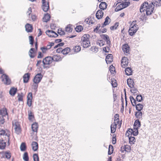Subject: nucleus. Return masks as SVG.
Wrapping results in <instances>:
<instances>
[{"instance_id":"1","label":"nucleus","mask_w":161,"mask_h":161,"mask_svg":"<svg viewBox=\"0 0 161 161\" xmlns=\"http://www.w3.org/2000/svg\"><path fill=\"white\" fill-rule=\"evenodd\" d=\"M149 4L147 2H145L142 4L140 8L141 13L145 11L147 15L152 14L154 9V7H160L161 6V0H152L151 2L148 0Z\"/></svg>"},{"instance_id":"2","label":"nucleus","mask_w":161,"mask_h":161,"mask_svg":"<svg viewBox=\"0 0 161 161\" xmlns=\"http://www.w3.org/2000/svg\"><path fill=\"white\" fill-rule=\"evenodd\" d=\"M136 22V20L133 21L130 25L128 32L129 35L131 36L134 35L138 29V25L135 23Z\"/></svg>"},{"instance_id":"3","label":"nucleus","mask_w":161,"mask_h":161,"mask_svg":"<svg viewBox=\"0 0 161 161\" xmlns=\"http://www.w3.org/2000/svg\"><path fill=\"white\" fill-rule=\"evenodd\" d=\"M53 61V58L52 57L47 56L44 58L42 61V63L44 65L43 68L46 67L45 66L46 65H49Z\"/></svg>"},{"instance_id":"4","label":"nucleus","mask_w":161,"mask_h":161,"mask_svg":"<svg viewBox=\"0 0 161 161\" xmlns=\"http://www.w3.org/2000/svg\"><path fill=\"white\" fill-rule=\"evenodd\" d=\"M13 125L14 127L15 133L18 135L21 132V129L19 123L18 122H15L14 123H13Z\"/></svg>"},{"instance_id":"5","label":"nucleus","mask_w":161,"mask_h":161,"mask_svg":"<svg viewBox=\"0 0 161 161\" xmlns=\"http://www.w3.org/2000/svg\"><path fill=\"white\" fill-rule=\"evenodd\" d=\"M1 78L2 80L4 82V84L6 85H9L11 83V80L9 79L8 75L5 74H3L2 75Z\"/></svg>"},{"instance_id":"6","label":"nucleus","mask_w":161,"mask_h":161,"mask_svg":"<svg viewBox=\"0 0 161 161\" xmlns=\"http://www.w3.org/2000/svg\"><path fill=\"white\" fill-rule=\"evenodd\" d=\"M42 77L43 76L41 73H38L36 75L33 79V82L34 83L38 84L39 83Z\"/></svg>"},{"instance_id":"7","label":"nucleus","mask_w":161,"mask_h":161,"mask_svg":"<svg viewBox=\"0 0 161 161\" xmlns=\"http://www.w3.org/2000/svg\"><path fill=\"white\" fill-rule=\"evenodd\" d=\"M46 35L50 37H56L58 35L53 31L47 30L46 31Z\"/></svg>"},{"instance_id":"8","label":"nucleus","mask_w":161,"mask_h":161,"mask_svg":"<svg viewBox=\"0 0 161 161\" xmlns=\"http://www.w3.org/2000/svg\"><path fill=\"white\" fill-rule=\"evenodd\" d=\"M101 37L104 40L107 44L110 47L111 45V41L108 36L106 34H102L100 35Z\"/></svg>"},{"instance_id":"9","label":"nucleus","mask_w":161,"mask_h":161,"mask_svg":"<svg viewBox=\"0 0 161 161\" xmlns=\"http://www.w3.org/2000/svg\"><path fill=\"white\" fill-rule=\"evenodd\" d=\"M32 94L31 92H29L27 96V104L29 107H31L32 104Z\"/></svg>"},{"instance_id":"10","label":"nucleus","mask_w":161,"mask_h":161,"mask_svg":"<svg viewBox=\"0 0 161 161\" xmlns=\"http://www.w3.org/2000/svg\"><path fill=\"white\" fill-rule=\"evenodd\" d=\"M42 2V9L44 12H47L49 8V2H44L43 3Z\"/></svg>"},{"instance_id":"11","label":"nucleus","mask_w":161,"mask_h":161,"mask_svg":"<svg viewBox=\"0 0 161 161\" xmlns=\"http://www.w3.org/2000/svg\"><path fill=\"white\" fill-rule=\"evenodd\" d=\"M113 56L112 54H108L106 57L105 60L107 64H110L113 60Z\"/></svg>"},{"instance_id":"12","label":"nucleus","mask_w":161,"mask_h":161,"mask_svg":"<svg viewBox=\"0 0 161 161\" xmlns=\"http://www.w3.org/2000/svg\"><path fill=\"white\" fill-rule=\"evenodd\" d=\"M127 82L128 85L130 88H132L134 86L135 83L133 79L129 78L127 79Z\"/></svg>"},{"instance_id":"13","label":"nucleus","mask_w":161,"mask_h":161,"mask_svg":"<svg viewBox=\"0 0 161 161\" xmlns=\"http://www.w3.org/2000/svg\"><path fill=\"white\" fill-rule=\"evenodd\" d=\"M122 49L124 53H129L130 47L127 44H125L123 45Z\"/></svg>"},{"instance_id":"14","label":"nucleus","mask_w":161,"mask_h":161,"mask_svg":"<svg viewBox=\"0 0 161 161\" xmlns=\"http://www.w3.org/2000/svg\"><path fill=\"white\" fill-rule=\"evenodd\" d=\"M103 12L102 10H98L96 14V17L98 19H101L103 16Z\"/></svg>"},{"instance_id":"15","label":"nucleus","mask_w":161,"mask_h":161,"mask_svg":"<svg viewBox=\"0 0 161 161\" xmlns=\"http://www.w3.org/2000/svg\"><path fill=\"white\" fill-rule=\"evenodd\" d=\"M111 21V19L108 16H107L105 19V21L103 24L102 25V28H103L105 26L108 25Z\"/></svg>"},{"instance_id":"16","label":"nucleus","mask_w":161,"mask_h":161,"mask_svg":"<svg viewBox=\"0 0 161 161\" xmlns=\"http://www.w3.org/2000/svg\"><path fill=\"white\" fill-rule=\"evenodd\" d=\"M90 37V36L89 34H84L81 37V41H86L89 42Z\"/></svg>"},{"instance_id":"17","label":"nucleus","mask_w":161,"mask_h":161,"mask_svg":"<svg viewBox=\"0 0 161 161\" xmlns=\"http://www.w3.org/2000/svg\"><path fill=\"white\" fill-rule=\"evenodd\" d=\"M30 74L27 73L25 74L23 76V82L25 83H27L28 82L30 77Z\"/></svg>"},{"instance_id":"18","label":"nucleus","mask_w":161,"mask_h":161,"mask_svg":"<svg viewBox=\"0 0 161 161\" xmlns=\"http://www.w3.org/2000/svg\"><path fill=\"white\" fill-rule=\"evenodd\" d=\"M31 146L32 150L34 151H36L37 150L38 148V145L36 142H33L31 144Z\"/></svg>"},{"instance_id":"19","label":"nucleus","mask_w":161,"mask_h":161,"mask_svg":"<svg viewBox=\"0 0 161 161\" xmlns=\"http://www.w3.org/2000/svg\"><path fill=\"white\" fill-rule=\"evenodd\" d=\"M26 31L28 32H31L32 31L33 28L31 25L27 24L25 25Z\"/></svg>"},{"instance_id":"20","label":"nucleus","mask_w":161,"mask_h":161,"mask_svg":"<svg viewBox=\"0 0 161 161\" xmlns=\"http://www.w3.org/2000/svg\"><path fill=\"white\" fill-rule=\"evenodd\" d=\"M52 57L53 58V61L56 62H58L62 60V58L60 56L58 55H54Z\"/></svg>"},{"instance_id":"21","label":"nucleus","mask_w":161,"mask_h":161,"mask_svg":"<svg viewBox=\"0 0 161 161\" xmlns=\"http://www.w3.org/2000/svg\"><path fill=\"white\" fill-rule=\"evenodd\" d=\"M38 128V125L37 123H33L31 125V129L33 131L37 132Z\"/></svg>"},{"instance_id":"22","label":"nucleus","mask_w":161,"mask_h":161,"mask_svg":"<svg viewBox=\"0 0 161 161\" xmlns=\"http://www.w3.org/2000/svg\"><path fill=\"white\" fill-rule=\"evenodd\" d=\"M4 135H5V136H7L8 137V143L9 144V134H8L7 133H5V130L0 129V136Z\"/></svg>"},{"instance_id":"23","label":"nucleus","mask_w":161,"mask_h":161,"mask_svg":"<svg viewBox=\"0 0 161 161\" xmlns=\"http://www.w3.org/2000/svg\"><path fill=\"white\" fill-rule=\"evenodd\" d=\"M35 49L33 48H31L30 49L29 52V54L30 57L31 58H33L35 57L36 56V54L34 53Z\"/></svg>"},{"instance_id":"24","label":"nucleus","mask_w":161,"mask_h":161,"mask_svg":"<svg viewBox=\"0 0 161 161\" xmlns=\"http://www.w3.org/2000/svg\"><path fill=\"white\" fill-rule=\"evenodd\" d=\"M114 124H112L110 126L111 132L112 133H114L115 132L117 125V123L116 124L115 122H114Z\"/></svg>"},{"instance_id":"25","label":"nucleus","mask_w":161,"mask_h":161,"mask_svg":"<svg viewBox=\"0 0 161 161\" xmlns=\"http://www.w3.org/2000/svg\"><path fill=\"white\" fill-rule=\"evenodd\" d=\"M17 91V88H15L14 87H13L10 89L9 93L11 95L14 96L16 93Z\"/></svg>"},{"instance_id":"26","label":"nucleus","mask_w":161,"mask_h":161,"mask_svg":"<svg viewBox=\"0 0 161 161\" xmlns=\"http://www.w3.org/2000/svg\"><path fill=\"white\" fill-rule=\"evenodd\" d=\"M142 112L141 111H137L135 113V115L138 119H139L142 118Z\"/></svg>"},{"instance_id":"27","label":"nucleus","mask_w":161,"mask_h":161,"mask_svg":"<svg viewBox=\"0 0 161 161\" xmlns=\"http://www.w3.org/2000/svg\"><path fill=\"white\" fill-rule=\"evenodd\" d=\"M107 6V5L106 3L102 2L100 3L99 7L101 9L104 10L106 8Z\"/></svg>"},{"instance_id":"28","label":"nucleus","mask_w":161,"mask_h":161,"mask_svg":"<svg viewBox=\"0 0 161 161\" xmlns=\"http://www.w3.org/2000/svg\"><path fill=\"white\" fill-rule=\"evenodd\" d=\"M6 146V142L4 140H0V149H3Z\"/></svg>"},{"instance_id":"29","label":"nucleus","mask_w":161,"mask_h":161,"mask_svg":"<svg viewBox=\"0 0 161 161\" xmlns=\"http://www.w3.org/2000/svg\"><path fill=\"white\" fill-rule=\"evenodd\" d=\"M135 106H136V109L140 111L142 109L143 107V106L142 104L141 103L137 104L136 102V105Z\"/></svg>"},{"instance_id":"30","label":"nucleus","mask_w":161,"mask_h":161,"mask_svg":"<svg viewBox=\"0 0 161 161\" xmlns=\"http://www.w3.org/2000/svg\"><path fill=\"white\" fill-rule=\"evenodd\" d=\"M8 114L7 109L6 108H3L0 110V115L3 116Z\"/></svg>"},{"instance_id":"31","label":"nucleus","mask_w":161,"mask_h":161,"mask_svg":"<svg viewBox=\"0 0 161 161\" xmlns=\"http://www.w3.org/2000/svg\"><path fill=\"white\" fill-rule=\"evenodd\" d=\"M81 45L84 48H87L91 45L90 42H89L86 41H81Z\"/></svg>"},{"instance_id":"32","label":"nucleus","mask_w":161,"mask_h":161,"mask_svg":"<svg viewBox=\"0 0 161 161\" xmlns=\"http://www.w3.org/2000/svg\"><path fill=\"white\" fill-rule=\"evenodd\" d=\"M50 18V16L48 14H47L45 15L44 17L42 18V20L44 22H47L49 20Z\"/></svg>"},{"instance_id":"33","label":"nucleus","mask_w":161,"mask_h":161,"mask_svg":"<svg viewBox=\"0 0 161 161\" xmlns=\"http://www.w3.org/2000/svg\"><path fill=\"white\" fill-rule=\"evenodd\" d=\"M70 49L69 47L62 49L61 53L64 55H67L70 52Z\"/></svg>"},{"instance_id":"34","label":"nucleus","mask_w":161,"mask_h":161,"mask_svg":"<svg viewBox=\"0 0 161 161\" xmlns=\"http://www.w3.org/2000/svg\"><path fill=\"white\" fill-rule=\"evenodd\" d=\"M125 72L126 75H130L132 74V69L130 67H127L125 69Z\"/></svg>"},{"instance_id":"35","label":"nucleus","mask_w":161,"mask_h":161,"mask_svg":"<svg viewBox=\"0 0 161 161\" xmlns=\"http://www.w3.org/2000/svg\"><path fill=\"white\" fill-rule=\"evenodd\" d=\"M28 119L30 121H32V119H34V116L31 111H28Z\"/></svg>"},{"instance_id":"36","label":"nucleus","mask_w":161,"mask_h":161,"mask_svg":"<svg viewBox=\"0 0 161 161\" xmlns=\"http://www.w3.org/2000/svg\"><path fill=\"white\" fill-rule=\"evenodd\" d=\"M128 136L129 137V142L130 144H134L136 142V139L134 137L130 136L129 135H128Z\"/></svg>"},{"instance_id":"37","label":"nucleus","mask_w":161,"mask_h":161,"mask_svg":"<svg viewBox=\"0 0 161 161\" xmlns=\"http://www.w3.org/2000/svg\"><path fill=\"white\" fill-rule=\"evenodd\" d=\"M121 64L125 63V64H128L129 63V60L128 58L125 57H124L122 58L121 60Z\"/></svg>"},{"instance_id":"38","label":"nucleus","mask_w":161,"mask_h":161,"mask_svg":"<svg viewBox=\"0 0 161 161\" xmlns=\"http://www.w3.org/2000/svg\"><path fill=\"white\" fill-rule=\"evenodd\" d=\"M141 125V122L139 121V119L136 120L134 124V127H140Z\"/></svg>"},{"instance_id":"39","label":"nucleus","mask_w":161,"mask_h":161,"mask_svg":"<svg viewBox=\"0 0 161 161\" xmlns=\"http://www.w3.org/2000/svg\"><path fill=\"white\" fill-rule=\"evenodd\" d=\"M26 148V144L25 142H22L20 146V149L21 151H25Z\"/></svg>"},{"instance_id":"40","label":"nucleus","mask_w":161,"mask_h":161,"mask_svg":"<svg viewBox=\"0 0 161 161\" xmlns=\"http://www.w3.org/2000/svg\"><path fill=\"white\" fill-rule=\"evenodd\" d=\"M123 149H124L125 151L127 152H129L131 150V147L129 145H125L123 147Z\"/></svg>"},{"instance_id":"41","label":"nucleus","mask_w":161,"mask_h":161,"mask_svg":"<svg viewBox=\"0 0 161 161\" xmlns=\"http://www.w3.org/2000/svg\"><path fill=\"white\" fill-rule=\"evenodd\" d=\"M130 99L133 106H135L136 105V100L132 96L130 97Z\"/></svg>"},{"instance_id":"42","label":"nucleus","mask_w":161,"mask_h":161,"mask_svg":"<svg viewBox=\"0 0 161 161\" xmlns=\"http://www.w3.org/2000/svg\"><path fill=\"white\" fill-rule=\"evenodd\" d=\"M23 159L25 161H29V158L27 152H25L24 153L23 156Z\"/></svg>"},{"instance_id":"43","label":"nucleus","mask_w":161,"mask_h":161,"mask_svg":"<svg viewBox=\"0 0 161 161\" xmlns=\"http://www.w3.org/2000/svg\"><path fill=\"white\" fill-rule=\"evenodd\" d=\"M123 6H122V3L118 5L115 9V11L116 12L119 11L124 8Z\"/></svg>"},{"instance_id":"44","label":"nucleus","mask_w":161,"mask_h":161,"mask_svg":"<svg viewBox=\"0 0 161 161\" xmlns=\"http://www.w3.org/2000/svg\"><path fill=\"white\" fill-rule=\"evenodd\" d=\"M119 23L118 22H116L114 25L110 27V29L111 30H116L117 27L119 26Z\"/></svg>"},{"instance_id":"45","label":"nucleus","mask_w":161,"mask_h":161,"mask_svg":"<svg viewBox=\"0 0 161 161\" xmlns=\"http://www.w3.org/2000/svg\"><path fill=\"white\" fill-rule=\"evenodd\" d=\"M83 27L80 25L77 26L75 28V30L77 32H80L81 31L83 30Z\"/></svg>"},{"instance_id":"46","label":"nucleus","mask_w":161,"mask_h":161,"mask_svg":"<svg viewBox=\"0 0 161 161\" xmlns=\"http://www.w3.org/2000/svg\"><path fill=\"white\" fill-rule=\"evenodd\" d=\"M73 50L75 53H77L80 51L81 50V47L80 46H75L73 47Z\"/></svg>"},{"instance_id":"47","label":"nucleus","mask_w":161,"mask_h":161,"mask_svg":"<svg viewBox=\"0 0 161 161\" xmlns=\"http://www.w3.org/2000/svg\"><path fill=\"white\" fill-rule=\"evenodd\" d=\"M29 39L30 41V44L31 45V47H33L34 42V38L32 36H29Z\"/></svg>"},{"instance_id":"48","label":"nucleus","mask_w":161,"mask_h":161,"mask_svg":"<svg viewBox=\"0 0 161 161\" xmlns=\"http://www.w3.org/2000/svg\"><path fill=\"white\" fill-rule=\"evenodd\" d=\"M23 93L21 92L20 94L18 93L17 97H18V100L19 101H23Z\"/></svg>"},{"instance_id":"49","label":"nucleus","mask_w":161,"mask_h":161,"mask_svg":"<svg viewBox=\"0 0 161 161\" xmlns=\"http://www.w3.org/2000/svg\"><path fill=\"white\" fill-rule=\"evenodd\" d=\"M54 43L53 42H49L48 44L46 47L47 48L48 50L50 49L52 47L54 46Z\"/></svg>"},{"instance_id":"50","label":"nucleus","mask_w":161,"mask_h":161,"mask_svg":"<svg viewBox=\"0 0 161 161\" xmlns=\"http://www.w3.org/2000/svg\"><path fill=\"white\" fill-rule=\"evenodd\" d=\"M33 158L34 161H39V158L37 154L35 153L33 154Z\"/></svg>"},{"instance_id":"51","label":"nucleus","mask_w":161,"mask_h":161,"mask_svg":"<svg viewBox=\"0 0 161 161\" xmlns=\"http://www.w3.org/2000/svg\"><path fill=\"white\" fill-rule=\"evenodd\" d=\"M73 28H72L71 27L70 25H68L65 28L66 31L67 32H71Z\"/></svg>"},{"instance_id":"52","label":"nucleus","mask_w":161,"mask_h":161,"mask_svg":"<svg viewBox=\"0 0 161 161\" xmlns=\"http://www.w3.org/2000/svg\"><path fill=\"white\" fill-rule=\"evenodd\" d=\"M136 100L139 102H141L143 100L142 97L141 95H138L137 96Z\"/></svg>"},{"instance_id":"53","label":"nucleus","mask_w":161,"mask_h":161,"mask_svg":"<svg viewBox=\"0 0 161 161\" xmlns=\"http://www.w3.org/2000/svg\"><path fill=\"white\" fill-rule=\"evenodd\" d=\"M122 6H123L124 8H126L127 7L129 6L130 3L129 2H123L122 3Z\"/></svg>"},{"instance_id":"54","label":"nucleus","mask_w":161,"mask_h":161,"mask_svg":"<svg viewBox=\"0 0 161 161\" xmlns=\"http://www.w3.org/2000/svg\"><path fill=\"white\" fill-rule=\"evenodd\" d=\"M119 115L118 114H116L114 116V118L115 119H114V121H116V122L117 123V124L119 123Z\"/></svg>"},{"instance_id":"55","label":"nucleus","mask_w":161,"mask_h":161,"mask_svg":"<svg viewBox=\"0 0 161 161\" xmlns=\"http://www.w3.org/2000/svg\"><path fill=\"white\" fill-rule=\"evenodd\" d=\"M5 157L7 159H9L11 157V154L10 153L6 152L5 153Z\"/></svg>"},{"instance_id":"56","label":"nucleus","mask_w":161,"mask_h":161,"mask_svg":"<svg viewBox=\"0 0 161 161\" xmlns=\"http://www.w3.org/2000/svg\"><path fill=\"white\" fill-rule=\"evenodd\" d=\"M109 70L111 73H114L115 71V67L113 65H111L109 67Z\"/></svg>"},{"instance_id":"57","label":"nucleus","mask_w":161,"mask_h":161,"mask_svg":"<svg viewBox=\"0 0 161 161\" xmlns=\"http://www.w3.org/2000/svg\"><path fill=\"white\" fill-rule=\"evenodd\" d=\"M132 89L130 90V91L133 93L135 94L136 93V92H137V89L136 88L134 87V86L132 87Z\"/></svg>"},{"instance_id":"58","label":"nucleus","mask_w":161,"mask_h":161,"mask_svg":"<svg viewBox=\"0 0 161 161\" xmlns=\"http://www.w3.org/2000/svg\"><path fill=\"white\" fill-rule=\"evenodd\" d=\"M4 119L2 116L0 115V125L3 124L5 121Z\"/></svg>"},{"instance_id":"59","label":"nucleus","mask_w":161,"mask_h":161,"mask_svg":"<svg viewBox=\"0 0 161 161\" xmlns=\"http://www.w3.org/2000/svg\"><path fill=\"white\" fill-rule=\"evenodd\" d=\"M58 34L60 35H64L65 34V33L64 31H63L62 29H61L60 30H58Z\"/></svg>"},{"instance_id":"60","label":"nucleus","mask_w":161,"mask_h":161,"mask_svg":"<svg viewBox=\"0 0 161 161\" xmlns=\"http://www.w3.org/2000/svg\"><path fill=\"white\" fill-rule=\"evenodd\" d=\"M33 89L35 91H36L37 90V89L38 86V84H34L32 85Z\"/></svg>"},{"instance_id":"61","label":"nucleus","mask_w":161,"mask_h":161,"mask_svg":"<svg viewBox=\"0 0 161 161\" xmlns=\"http://www.w3.org/2000/svg\"><path fill=\"white\" fill-rule=\"evenodd\" d=\"M107 30L105 28H104L102 30H100L98 31V32L99 34L102 33H105L107 32Z\"/></svg>"},{"instance_id":"62","label":"nucleus","mask_w":161,"mask_h":161,"mask_svg":"<svg viewBox=\"0 0 161 161\" xmlns=\"http://www.w3.org/2000/svg\"><path fill=\"white\" fill-rule=\"evenodd\" d=\"M112 143L113 144H115L116 143V136L114 135H113L112 138Z\"/></svg>"},{"instance_id":"63","label":"nucleus","mask_w":161,"mask_h":161,"mask_svg":"<svg viewBox=\"0 0 161 161\" xmlns=\"http://www.w3.org/2000/svg\"><path fill=\"white\" fill-rule=\"evenodd\" d=\"M101 25L100 24H98L96 26V28L94 29L93 31L96 33L97 32V31L98 30L99 28L100 27Z\"/></svg>"},{"instance_id":"64","label":"nucleus","mask_w":161,"mask_h":161,"mask_svg":"<svg viewBox=\"0 0 161 161\" xmlns=\"http://www.w3.org/2000/svg\"><path fill=\"white\" fill-rule=\"evenodd\" d=\"M41 49L42 50V53H46V51L48 50L45 47H41Z\"/></svg>"}]
</instances>
